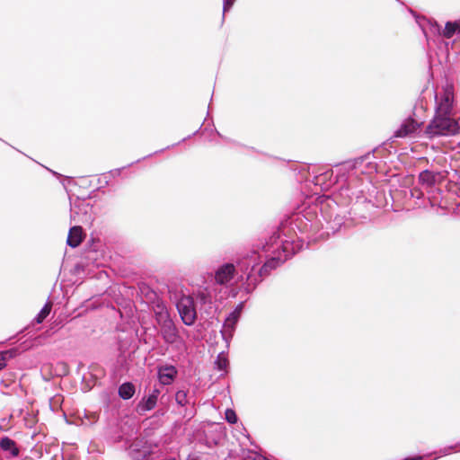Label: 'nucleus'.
Here are the masks:
<instances>
[{
    "mask_svg": "<svg viewBox=\"0 0 460 460\" xmlns=\"http://www.w3.org/2000/svg\"><path fill=\"white\" fill-rule=\"evenodd\" d=\"M317 207L285 216L271 235L260 242L236 262L219 265L213 274L216 285L230 287L241 283L246 294L252 293L258 285L286 261L302 250L307 234L318 229Z\"/></svg>",
    "mask_w": 460,
    "mask_h": 460,
    "instance_id": "f257e3e1",
    "label": "nucleus"
},
{
    "mask_svg": "<svg viewBox=\"0 0 460 460\" xmlns=\"http://www.w3.org/2000/svg\"><path fill=\"white\" fill-rule=\"evenodd\" d=\"M379 148H375L363 155L337 164L336 182L340 184L335 199L326 198L320 205V212L326 221L327 229L332 230V234L341 230L345 225V216H341L338 210L340 206L338 199H342L344 204H349L354 199L361 198L365 190L363 189L364 179L358 178V173L372 174L377 172V163L376 154Z\"/></svg>",
    "mask_w": 460,
    "mask_h": 460,
    "instance_id": "f03ea898",
    "label": "nucleus"
},
{
    "mask_svg": "<svg viewBox=\"0 0 460 460\" xmlns=\"http://www.w3.org/2000/svg\"><path fill=\"white\" fill-rule=\"evenodd\" d=\"M460 134V118L452 112L435 113L424 130V135L429 139L438 137H449Z\"/></svg>",
    "mask_w": 460,
    "mask_h": 460,
    "instance_id": "7ed1b4c3",
    "label": "nucleus"
},
{
    "mask_svg": "<svg viewBox=\"0 0 460 460\" xmlns=\"http://www.w3.org/2000/svg\"><path fill=\"white\" fill-rule=\"evenodd\" d=\"M197 300V306L201 319H204V325L208 328L213 324V319H216L219 323V319L217 314L219 312L218 305L217 304L216 294H213V290L209 286L200 288L194 294Z\"/></svg>",
    "mask_w": 460,
    "mask_h": 460,
    "instance_id": "20e7f679",
    "label": "nucleus"
},
{
    "mask_svg": "<svg viewBox=\"0 0 460 460\" xmlns=\"http://www.w3.org/2000/svg\"><path fill=\"white\" fill-rule=\"evenodd\" d=\"M92 199V194L87 197L81 198L76 196L73 200H70V220L75 224L91 225L94 217L93 216V205L88 201Z\"/></svg>",
    "mask_w": 460,
    "mask_h": 460,
    "instance_id": "39448f33",
    "label": "nucleus"
},
{
    "mask_svg": "<svg viewBox=\"0 0 460 460\" xmlns=\"http://www.w3.org/2000/svg\"><path fill=\"white\" fill-rule=\"evenodd\" d=\"M156 323L158 325V334L166 345L179 348L185 344V341L172 316Z\"/></svg>",
    "mask_w": 460,
    "mask_h": 460,
    "instance_id": "423d86ee",
    "label": "nucleus"
},
{
    "mask_svg": "<svg viewBox=\"0 0 460 460\" xmlns=\"http://www.w3.org/2000/svg\"><path fill=\"white\" fill-rule=\"evenodd\" d=\"M176 308L182 323L186 326H193L198 318L196 296H181L176 303Z\"/></svg>",
    "mask_w": 460,
    "mask_h": 460,
    "instance_id": "0eeeda50",
    "label": "nucleus"
},
{
    "mask_svg": "<svg viewBox=\"0 0 460 460\" xmlns=\"http://www.w3.org/2000/svg\"><path fill=\"white\" fill-rule=\"evenodd\" d=\"M226 438V428L223 423L209 422L204 430V445L212 448L218 446Z\"/></svg>",
    "mask_w": 460,
    "mask_h": 460,
    "instance_id": "6e6552de",
    "label": "nucleus"
},
{
    "mask_svg": "<svg viewBox=\"0 0 460 460\" xmlns=\"http://www.w3.org/2000/svg\"><path fill=\"white\" fill-rule=\"evenodd\" d=\"M454 91L452 86H447L440 93H435V113L452 112L454 108Z\"/></svg>",
    "mask_w": 460,
    "mask_h": 460,
    "instance_id": "1a4fd4ad",
    "label": "nucleus"
},
{
    "mask_svg": "<svg viewBox=\"0 0 460 460\" xmlns=\"http://www.w3.org/2000/svg\"><path fill=\"white\" fill-rule=\"evenodd\" d=\"M420 21L429 28V32L432 35H438L447 40L451 39L454 35H456V22L453 21H447L445 24V27L442 28L441 25L434 19L429 20L424 17H420Z\"/></svg>",
    "mask_w": 460,
    "mask_h": 460,
    "instance_id": "9d476101",
    "label": "nucleus"
},
{
    "mask_svg": "<svg viewBox=\"0 0 460 460\" xmlns=\"http://www.w3.org/2000/svg\"><path fill=\"white\" fill-rule=\"evenodd\" d=\"M159 395L160 389L155 386L149 389L147 393L145 392L136 405V411L138 414H144L146 411L154 410L157 406Z\"/></svg>",
    "mask_w": 460,
    "mask_h": 460,
    "instance_id": "9b49d317",
    "label": "nucleus"
},
{
    "mask_svg": "<svg viewBox=\"0 0 460 460\" xmlns=\"http://www.w3.org/2000/svg\"><path fill=\"white\" fill-rule=\"evenodd\" d=\"M415 20L420 28L421 29L423 34L426 37L428 45L430 46L431 42L436 45L438 49V55H445L446 58H448V41L446 40L447 39L438 36V35H433L432 37L429 36V28L426 27V25L420 21V17L415 15Z\"/></svg>",
    "mask_w": 460,
    "mask_h": 460,
    "instance_id": "f8f14e48",
    "label": "nucleus"
},
{
    "mask_svg": "<svg viewBox=\"0 0 460 460\" xmlns=\"http://www.w3.org/2000/svg\"><path fill=\"white\" fill-rule=\"evenodd\" d=\"M423 122H418L411 116L406 118L400 125V127L394 131V137H413L419 133Z\"/></svg>",
    "mask_w": 460,
    "mask_h": 460,
    "instance_id": "ddd939ff",
    "label": "nucleus"
},
{
    "mask_svg": "<svg viewBox=\"0 0 460 460\" xmlns=\"http://www.w3.org/2000/svg\"><path fill=\"white\" fill-rule=\"evenodd\" d=\"M157 379L163 385H170L177 378L179 371L174 365L164 363L156 367Z\"/></svg>",
    "mask_w": 460,
    "mask_h": 460,
    "instance_id": "4468645a",
    "label": "nucleus"
},
{
    "mask_svg": "<svg viewBox=\"0 0 460 460\" xmlns=\"http://www.w3.org/2000/svg\"><path fill=\"white\" fill-rule=\"evenodd\" d=\"M442 179L440 172L425 169L422 170L418 176V180L420 185L427 188H435L436 184Z\"/></svg>",
    "mask_w": 460,
    "mask_h": 460,
    "instance_id": "2eb2a0df",
    "label": "nucleus"
},
{
    "mask_svg": "<svg viewBox=\"0 0 460 460\" xmlns=\"http://www.w3.org/2000/svg\"><path fill=\"white\" fill-rule=\"evenodd\" d=\"M148 304L156 323L171 316L164 301L159 296Z\"/></svg>",
    "mask_w": 460,
    "mask_h": 460,
    "instance_id": "dca6fc26",
    "label": "nucleus"
},
{
    "mask_svg": "<svg viewBox=\"0 0 460 460\" xmlns=\"http://www.w3.org/2000/svg\"><path fill=\"white\" fill-rule=\"evenodd\" d=\"M83 228L81 226L75 225L69 228L66 244L71 248H76L83 241Z\"/></svg>",
    "mask_w": 460,
    "mask_h": 460,
    "instance_id": "f3484780",
    "label": "nucleus"
},
{
    "mask_svg": "<svg viewBox=\"0 0 460 460\" xmlns=\"http://www.w3.org/2000/svg\"><path fill=\"white\" fill-rule=\"evenodd\" d=\"M0 448L4 452H8L13 457H17L20 455V449L16 442L8 436L0 438Z\"/></svg>",
    "mask_w": 460,
    "mask_h": 460,
    "instance_id": "a211bd4d",
    "label": "nucleus"
},
{
    "mask_svg": "<svg viewBox=\"0 0 460 460\" xmlns=\"http://www.w3.org/2000/svg\"><path fill=\"white\" fill-rule=\"evenodd\" d=\"M136 394V385L130 381H125L118 387V395L123 401H128Z\"/></svg>",
    "mask_w": 460,
    "mask_h": 460,
    "instance_id": "6ab92c4d",
    "label": "nucleus"
},
{
    "mask_svg": "<svg viewBox=\"0 0 460 460\" xmlns=\"http://www.w3.org/2000/svg\"><path fill=\"white\" fill-rule=\"evenodd\" d=\"M214 368L217 371L227 372L229 368V359L225 351H221L214 361Z\"/></svg>",
    "mask_w": 460,
    "mask_h": 460,
    "instance_id": "aec40b11",
    "label": "nucleus"
},
{
    "mask_svg": "<svg viewBox=\"0 0 460 460\" xmlns=\"http://www.w3.org/2000/svg\"><path fill=\"white\" fill-rule=\"evenodd\" d=\"M240 319H241L240 315H237L234 313L230 312L226 316V318L222 323V328L228 329L229 332H235Z\"/></svg>",
    "mask_w": 460,
    "mask_h": 460,
    "instance_id": "412c9836",
    "label": "nucleus"
},
{
    "mask_svg": "<svg viewBox=\"0 0 460 460\" xmlns=\"http://www.w3.org/2000/svg\"><path fill=\"white\" fill-rule=\"evenodd\" d=\"M188 394V390L179 389L176 391L173 399L178 407L183 408L191 404Z\"/></svg>",
    "mask_w": 460,
    "mask_h": 460,
    "instance_id": "4be33fe9",
    "label": "nucleus"
},
{
    "mask_svg": "<svg viewBox=\"0 0 460 460\" xmlns=\"http://www.w3.org/2000/svg\"><path fill=\"white\" fill-rule=\"evenodd\" d=\"M204 131H211V132H214V133H216L219 137H221V138H223V139H225V140L228 141L229 143H232V144H234V145H235V146H237L245 147V148H249V149H251V150H252V151H256V150H255V148H254V147H252V146H245V145H243V144H242V143H240V142H237V141H235V140H233V139H230V138H227V137H224V136H223V135H222V134H221V133H220V132H219V131L215 128V126H214V123H213V122H211V123L208 124V125L204 128Z\"/></svg>",
    "mask_w": 460,
    "mask_h": 460,
    "instance_id": "5701e85b",
    "label": "nucleus"
},
{
    "mask_svg": "<svg viewBox=\"0 0 460 460\" xmlns=\"http://www.w3.org/2000/svg\"><path fill=\"white\" fill-rule=\"evenodd\" d=\"M456 447H460V445L458 443H456V445L447 446L443 448H440L438 451H434V452L427 454L428 455L427 457L434 456V459H438L440 456H445L450 455L451 453H453L455 451Z\"/></svg>",
    "mask_w": 460,
    "mask_h": 460,
    "instance_id": "b1692460",
    "label": "nucleus"
},
{
    "mask_svg": "<svg viewBox=\"0 0 460 460\" xmlns=\"http://www.w3.org/2000/svg\"><path fill=\"white\" fill-rule=\"evenodd\" d=\"M163 151H164V149L157 150V151H155V152H154V153H152V154H149V155H146V156H144V157H142V158H139V159L136 160L135 162H132V163L128 164V165H126V166H122V167H120V168H117V169L111 170V171H110V173H111L112 176H119V175H120V173H121V172H122V170H124L125 168H127V167H130V166H132L133 164H137V163L141 162L142 160H145V159H146V158H148V157H151V156H152V155H156V154L162 153Z\"/></svg>",
    "mask_w": 460,
    "mask_h": 460,
    "instance_id": "393cba45",
    "label": "nucleus"
},
{
    "mask_svg": "<svg viewBox=\"0 0 460 460\" xmlns=\"http://www.w3.org/2000/svg\"><path fill=\"white\" fill-rule=\"evenodd\" d=\"M173 396L170 394L164 393L161 394L158 398V403L157 406H160L162 408H164L169 411L170 405L172 402Z\"/></svg>",
    "mask_w": 460,
    "mask_h": 460,
    "instance_id": "a878e982",
    "label": "nucleus"
},
{
    "mask_svg": "<svg viewBox=\"0 0 460 460\" xmlns=\"http://www.w3.org/2000/svg\"><path fill=\"white\" fill-rule=\"evenodd\" d=\"M141 293L145 296L146 299V303L151 302L152 300L157 298L159 296L149 286L143 285L139 288Z\"/></svg>",
    "mask_w": 460,
    "mask_h": 460,
    "instance_id": "bb28decb",
    "label": "nucleus"
},
{
    "mask_svg": "<svg viewBox=\"0 0 460 460\" xmlns=\"http://www.w3.org/2000/svg\"><path fill=\"white\" fill-rule=\"evenodd\" d=\"M0 354L4 358V363L6 364L8 359L14 358L20 354V349L18 348H11L4 351H1Z\"/></svg>",
    "mask_w": 460,
    "mask_h": 460,
    "instance_id": "cd10ccee",
    "label": "nucleus"
},
{
    "mask_svg": "<svg viewBox=\"0 0 460 460\" xmlns=\"http://www.w3.org/2000/svg\"><path fill=\"white\" fill-rule=\"evenodd\" d=\"M225 420L229 424H235V423H237L238 416H237L235 411L234 409H232V408H227L225 411Z\"/></svg>",
    "mask_w": 460,
    "mask_h": 460,
    "instance_id": "c85d7f7f",
    "label": "nucleus"
},
{
    "mask_svg": "<svg viewBox=\"0 0 460 460\" xmlns=\"http://www.w3.org/2000/svg\"><path fill=\"white\" fill-rule=\"evenodd\" d=\"M49 313H50V308L47 305H45L40 309V311L37 314V315L34 317V321L37 323H41L47 318V316L49 314Z\"/></svg>",
    "mask_w": 460,
    "mask_h": 460,
    "instance_id": "c756f323",
    "label": "nucleus"
},
{
    "mask_svg": "<svg viewBox=\"0 0 460 460\" xmlns=\"http://www.w3.org/2000/svg\"><path fill=\"white\" fill-rule=\"evenodd\" d=\"M183 408H184V411H183V413H182V417L183 418L187 419L188 421L190 420L192 418H194V416L197 413L194 402H192L190 407L186 406V407H183Z\"/></svg>",
    "mask_w": 460,
    "mask_h": 460,
    "instance_id": "7c9ffc66",
    "label": "nucleus"
},
{
    "mask_svg": "<svg viewBox=\"0 0 460 460\" xmlns=\"http://www.w3.org/2000/svg\"><path fill=\"white\" fill-rule=\"evenodd\" d=\"M234 332H229L228 329L221 328L220 334L223 339V341L226 344V348H229L230 341L234 336Z\"/></svg>",
    "mask_w": 460,
    "mask_h": 460,
    "instance_id": "2f4dec72",
    "label": "nucleus"
},
{
    "mask_svg": "<svg viewBox=\"0 0 460 460\" xmlns=\"http://www.w3.org/2000/svg\"><path fill=\"white\" fill-rule=\"evenodd\" d=\"M134 458L136 460H151L152 454L151 451H139L136 452Z\"/></svg>",
    "mask_w": 460,
    "mask_h": 460,
    "instance_id": "473e14b6",
    "label": "nucleus"
},
{
    "mask_svg": "<svg viewBox=\"0 0 460 460\" xmlns=\"http://www.w3.org/2000/svg\"><path fill=\"white\" fill-rule=\"evenodd\" d=\"M202 126H204V123H201V126H200V127H199L196 131H194L192 134H190V135H189V136H187V137H183V138H182L181 140H180L178 143H176V144H172V146H166V147H165V148H164V150L169 149L170 147L175 146H177V145H179V144H181V143H182V142L187 141L188 139H190L193 136H196L197 134H199V131H200V130H201V128H202Z\"/></svg>",
    "mask_w": 460,
    "mask_h": 460,
    "instance_id": "72a5a7b5",
    "label": "nucleus"
},
{
    "mask_svg": "<svg viewBox=\"0 0 460 460\" xmlns=\"http://www.w3.org/2000/svg\"><path fill=\"white\" fill-rule=\"evenodd\" d=\"M235 0H224L223 1V20L225 19V13L229 12Z\"/></svg>",
    "mask_w": 460,
    "mask_h": 460,
    "instance_id": "f704fd0d",
    "label": "nucleus"
},
{
    "mask_svg": "<svg viewBox=\"0 0 460 460\" xmlns=\"http://www.w3.org/2000/svg\"><path fill=\"white\" fill-rule=\"evenodd\" d=\"M410 193H411V198H414L417 199H420L424 197V193L422 192V190L418 188L411 189L410 190Z\"/></svg>",
    "mask_w": 460,
    "mask_h": 460,
    "instance_id": "c9c22d12",
    "label": "nucleus"
},
{
    "mask_svg": "<svg viewBox=\"0 0 460 460\" xmlns=\"http://www.w3.org/2000/svg\"><path fill=\"white\" fill-rule=\"evenodd\" d=\"M244 303H245V301L239 302L234 306V308L231 311V313H234L235 314L242 316V314H243V309H244Z\"/></svg>",
    "mask_w": 460,
    "mask_h": 460,
    "instance_id": "e433bc0d",
    "label": "nucleus"
},
{
    "mask_svg": "<svg viewBox=\"0 0 460 460\" xmlns=\"http://www.w3.org/2000/svg\"><path fill=\"white\" fill-rule=\"evenodd\" d=\"M62 185L66 188V184L70 185V184H74L75 185V182L74 181V178L73 177H70V176H66L63 181H61ZM66 191H68V189H66Z\"/></svg>",
    "mask_w": 460,
    "mask_h": 460,
    "instance_id": "4c0bfd02",
    "label": "nucleus"
},
{
    "mask_svg": "<svg viewBox=\"0 0 460 460\" xmlns=\"http://www.w3.org/2000/svg\"><path fill=\"white\" fill-rule=\"evenodd\" d=\"M168 410L158 406L157 410L155 412V417H163L167 413Z\"/></svg>",
    "mask_w": 460,
    "mask_h": 460,
    "instance_id": "58836bf2",
    "label": "nucleus"
},
{
    "mask_svg": "<svg viewBox=\"0 0 460 460\" xmlns=\"http://www.w3.org/2000/svg\"><path fill=\"white\" fill-rule=\"evenodd\" d=\"M186 460H207V459H204V457L202 456L196 455V454H190L188 456Z\"/></svg>",
    "mask_w": 460,
    "mask_h": 460,
    "instance_id": "ea45409f",
    "label": "nucleus"
},
{
    "mask_svg": "<svg viewBox=\"0 0 460 460\" xmlns=\"http://www.w3.org/2000/svg\"><path fill=\"white\" fill-rule=\"evenodd\" d=\"M453 22H456V25H455L456 30L457 31L456 36L460 38V18L453 21Z\"/></svg>",
    "mask_w": 460,
    "mask_h": 460,
    "instance_id": "a19ab883",
    "label": "nucleus"
},
{
    "mask_svg": "<svg viewBox=\"0 0 460 460\" xmlns=\"http://www.w3.org/2000/svg\"><path fill=\"white\" fill-rule=\"evenodd\" d=\"M93 243H94V240L93 238H91L88 242H87V246L92 249L93 251H96V248L93 247Z\"/></svg>",
    "mask_w": 460,
    "mask_h": 460,
    "instance_id": "79ce46f5",
    "label": "nucleus"
},
{
    "mask_svg": "<svg viewBox=\"0 0 460 460\" xmlns=\"http://www.w3.org/2000/svg\"><path fill=\"white\" fill-rule=\"evenodd\" d=\"M48 170H49V172H50L54 176H56V177H57V178H58V179H59V178H63V179L65 178L62 174H60V173H58V172H55V171H53V170H51V169H49V168H48Z\"/></svg>",
    "mask_w": 460,
    "mask_h": 460,
    "instance_id": "37998d69",
    "label": "nucleus"
},
{
    "mask_svg": "<svg viewBox=\"0 0 460 460\" xmlns=\"http://www.w3.org/2000/svg\"><path fill=\"white\" fill-rule=\"evenodd\" d=\"M430 199V204L432 206H435L437 204V197L436 196H433L432 197V199L430 198H429Z\"/></svg>",
    "mask_w": 460,
    "mask_h": 460,
    "instance_id": "c03bdc74",
    "label": "nucleus"
},
{
    "mask_svg": "<svg viewBox=\"0 0 460 460\" xmlns=\"http://www.w3.org/2000/svg\"><path fill=\"white\" fill-rule=\"evenodd\" d=\"M455 43H456V40H451V41H448V50H449L450 49H453V47H454Z\"/></svg>",
    "mask_w": 460,
    "mask_h": 460,
    "instance_id": "a18cd8bd",
    "label": "nucleus"
},
{
    "mask_svg": "<svg viewBox=\"0 0 460 460\" xmlns=\"http://www.w3.org/2000/svg\"><path fill=\"white\" fill-rule=\"evenodd\" d=\"M79 269H83V268H82L79 264H76V265L75 266V270H79Z\"/></svg>",
    "mask_w": 460,
    "mask_h": 460,
    "instance_id": "49530a36",
    "label": "nucleus"
},
{
    "mask_svg": "<svg viewBox=\"0 0 460 460\" xmlns=\"http://www.w3.org/2000/svg\"><path fill=\"white\" fill-rule=\"evenodd\" d=\"M163 460H176V459L174 457H166V458H164Z\"/></svg>",
    "mask_w": 460,
    "mask_h": 460,
    "instance_id": "de8ad7c7",
    "label": "nucleus"
},
{
    "mask_svg": "<svg viewBox=\"0 0 460 460\" xmlns=\"http://www.w3.org/2000/svg\"><path fill=\"white\" fill-rule=\"evenodd\" d=\"M232 291H233V295H232V296H236V294H237V291H236V290H234V289H232Z\"/></svg>",
    "mask_w": 460,
    "mask_h": 460,
    "instance_id": "09e8293b",
    "label": "nucleus"
},
{
    "mask_svg": "<svg viewBox=\"0 0 460 460\" xmlns=\"http://www.w3.org/2000/svg\"><path fill=\"white\" fill-rule=\"evenodd\" d=\"M102 187V186H101V187H97V189H96V190H94L93 192H94V191H96V190H100Z\"/></svg>",
    "mask_w": 460,
    "mask_h": 460,
    "instance_id": "8fccbe9b",
    "label": "nucleus"
},
{
    "mask_svg": "<svg viewBox=\"0 0 460 460\" xmlns=\"http://www.w3.org/2000/svg\"><path fill=\"white\" fill-rule=\"evenodd\" d=\"M108 183H109V181H105V182H104V185H103V186L108 185Z\"/></svg>",
    "mask_w": 460,
    "mask_h": 460,
    "instance_id": "3c124183",
    "label": "nucleus"
},
{
    "mask_svg": "<svg viewBox=\"0 0 460 460\" xmlns=\"http://www.w3.org/2000/svg\"><path fill=\"white\" fill-rule=\"evenodd\" d=\"M436 190L438 192V194L441 193V190H439L438 189H436Z\"/></svg>",
    "mask_w": 460,
    "mask_h": 460,
    "instance_id": "603ef678",
    "label": "nucleus"
},
{
    "mask_svg": "<svg viewBox=\"0 0 460 460\" xmlns=\"http://www.w3.org/2000/svg\"><path fill=\"white\" fill-rule=\"evenodd\" d=\"M430 70H431V65L429 64V71L430 72Z\"/></svg>",
    "mask_w": 460,
    "mask_h": 460,
    "instance_id": "864d4df0",
    "label": "nucleus"
},
{
    "mask_svg": "<svg viewBox=\"0 0 460 460\" xmlns=\"http://www.w3.org/2000/svg\"><path fill=\"white\" fill-rule=\"evenodd\" d=\"M458 444L460 445V442H458Z\"/></svg>",
    "mask_w": 460,
    "mask_h": 460,
    "instance_id": "5fc2aeb1",
    "label": "nucleus"
}]
</instances>
